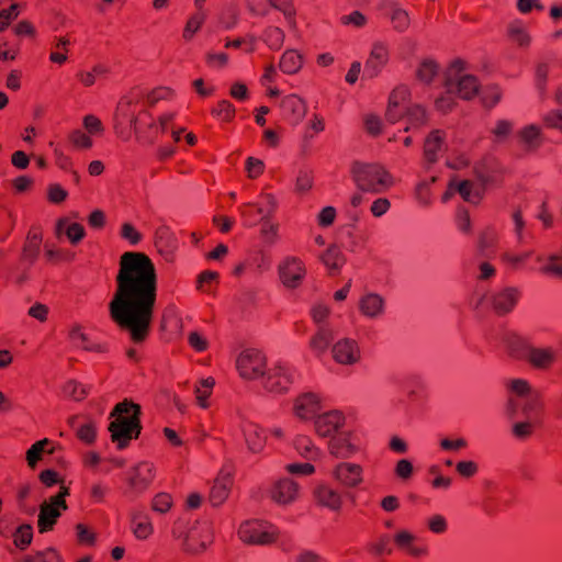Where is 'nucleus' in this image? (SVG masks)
Returning <instances> with one entry per match:
<instances>
[{"label": "nucleus", "instance_id": "1", "mask_svg": "<svg viewBox=\"0 0 562 562\" xmlns=\"http://www.w3.org/2000/svg\"><path fill=\"white\" fill-rule=\"evenodd\" d=\"M157 296L158 277L153 260L144 252H124L120 257L109 314L133 342H143L148 337Z\"/></svg>", "mask_w": 562, "mask_h": 562}, {"label": "nucleus", "instance_id": "2", "mask_svg": "<svg viewBox=\"0 0 562 562\" xmlns=\"http://www.w3.org/2000/svg\"><path fill=\"white\" fill-rule=\"evenodd\" d=\"M139 413L140 407L127 401L117 404L111 413L113 420L109 425V431L112 441L119 449H124L132 439L138 437L140 432Z\"/></svg>", "mask_w": 562, "mask_h": 562}, {"label": "nucleus", "instance_id": "3", "mask_svg": "<svg viewBox=\"0 0 562 562\" xmlns=\"http://www.w3.org/2000/svg\"><path fill=\"white\" fill-rule=\"evenodd\" d=\"M350 171L357 188L363 192L384 193L395 183L392 173L381 164L356 161L352 164Z\"/></svg>", "mask_w": 562, "mask_h": 562}, {"label": "nucleus", "instance_id": "4", "mask_svg": "<svg viewBox=\"0 0 562 562\" xmlns=\"http://www.w3.org/2000/svg\"><path fill=\"white\" fill-rule=\"evenodd\" d=\"M508 391L507 414L510 418L519 416V412H542L539 393L525 379H510L506 382Z\"/></svg>", "mask_w": 562, "mask_h": 562}, {"label": "nucleus", "instance_id": "5", "mask_svg": "<svg viewBox=\"0 0 562 562\" xmlns=\"http://www.w3.org/2000/svg\"><path fill=\"white\" fill-rule=\"evenodd\" d=\"M238 539L248 546H270L283 543L286 533L276 525L260 519L243 521L237 529Z\"/></svg>", "mask_w": 562, "mask_h": 562}, {"label": "nucleus", "instance_id": "6", "mask_svg": "<svg viewBox=\"0 0 562 562\" xmlns=\"http://www.w3.org/2000/svg\"><path fill=\"white\" fill-rule=\"evenodd\" d=\"M445 86L448 93H454L464 100L474 98L480 90L477 78L467 71V64L461 59L453 60L447 68Z\"/></svg>", "mask_w": 562, "mask_h": 562}, {"label": "nucleus", "instance_id": "7", "mask_svg": "<svg viewBox=\"0 0 562 562\" xmlns=\"http://www.w3.org/2000/svg\"><path fill=\"white\" fill-rule=\"evenodd\" d=\"M172 535L181 541L183 551L190 554L203 553L214 540L212 525L207 521H193L183 531L176 527Z\"/></svg>", "mask_w": 562, "mask_h": 562}, {"label": "nucleus", "instance_id": "8", "mask_svg": "<svg viewBox=\"0 0 562 562\" xmlns=\"http://www.w3.org/2000/svg\"><path fill=\"white\" fill-rule=\"evenodd\" d=\"M299 376V371L293 364L280 360L267 370L261 385L269 394L283 395L297 382Z\"/></svg>", "mask_w": 562, "mask_h": 562}, {"label": "nucleus", "instance_id": "9", "mask_svg": "<svg viewBox=\"0 0 562 562\" xmlns=\"http://www.w3.org/2000/svg\"><path fill=\"white\" fill-rule=\"evenodd\" d=\"M515 358L526 359L536 369H549L557 360L558 352L553 347H535L520 337H514L509 345Z\"/></svg>", "mask_w": 562, "mask_h": 562}, {"label": "nucleus", "instance_id": "10", "mask_svg": "<svg viewBox=\"0 0 562 562\" xmlns=\"http://www.w3.org/2000/svg\"><path fill=\"white\" fill-rule=\"evenodd\" d=\"M326 449L335 459L349 460L364 450V442L359 430L344 428L327 441Z\"/></svg>", "mask_w": 562, "mask_h": 562}, {"label": "nucleus", "instance_id": "11", "mask_svg": "<svg viewBox=\"0 0 562 562\" xmlns=\"http://www.w3.org/2000/svg\"><path fill=\"white\" fill-rule=\"evenodd\" d=\"M279 209V200L272 192L261 191L256 202H247L239 206V213L246 226L252 227L258 218H273Z\"/></svg>", "mask_w": 562, "mask_h": 562}, {"label": "nucleus", "instance_id": "12", "mask_svg": "<svg viewBox=\"0 0 562 562\" xmlns=\"http://www.w3.org/2000/svg\"><path fill=\"white\" fill-rule=\"evenodd\" d=\"M267 357L256 348L241 350L235 361L238 375L246 381H255L263 378L267 372Z\"/></svg>", "mask_w": 562, "mask_h": 562}, {"label": "nucleus", "instance_id": "13", "mask_svg": "<svg viewBox=\"0 0 562 562\" xmlns=\"http://www.w3.org/2000/svg\"><path fill=\"white\" fill-rule=\"evenodd\" d=\"M521 296V292L516 286H505L485 293L476 303V307L492 310L497 315H506L514 311Z\"/></svg>", "mask_w": 562, "mask_h": 562}, {"label": "nucleus", "instance_id": "14", "mask_svg": "<svg viewBox=\"0 0 562 562\" xmlns=\"http://www.w3.org/2000/svg\"><path fill=\"white\" fill-rule=\"evenodd\" d=\"M68 495L69 488L67 486H60L56 495L41 504L37 519L38 532L45 533L54 528L61 514L68 509L66 503Z\"/></svg>", "mask_w": 562, "mask_h": 562}, {"label": "nucleus", "instance_id": "15", "mask_svg": "<svg viewBox=\"0 0 562 562\" xmlns=\"http://www.w3.org/2000/svg\"><path fill=\"white\" fill-rule=\"evenodd\" d=\"M140 99H142V95L138 92L133 91L120 100V102L116 106L115 114H114V126H113L116 135L120 138H122L121 125L124 122L128 121L131 124V127L135 132L138 131L137 113L142 112V105L139 104Z\"/></svg>", "mask_w": 562, "mask_h": 562}, {"label": "nucleus", "instance_id": "16", "mask_svg": "<svg viewBox=\"0 0 562 562\" xmlns=\"http://www.w3.org/2000/svg\"><path fill=\"white\" fill-rule=\"evenodd\" d=\"M279 280L290 290L302 285L307 274L305 262L296 256H286L278 265Z\"/></svg>", "mask_w": 562, "mask_h": 562}, {"label": "nucleus", "instance_id": "17", "mask_svg": "<svg viewBox=\"0 0 562 562\" xmlns=\"http://www.w3.org/2000/svg\"><path fill=\"white\" fill-rule=\"evenodd\" d=\"M323 408V397L315 392H302L291 402V412L294 418L301 422L314 420Z\"/></svg>", "mask_w": 562, "mask_h": 562}, {"label": "nucleus", "instance_id": "18", "mask_svg": "<svg viewBox=\"0 0 562 562\" xmlns=\"http://www.w3.org/2000/svg\"><path fill=\"white\" fill-rule=\"evenodd\" d=\"M156 477V467L149 461H140L132 467L127 473L126 483L128 492L133 495L145 493Z\"/></svg>", "mask_w": 562, "mask_h": 562}, {"label": "nucleus", "instance_id": "19", "mask_svg": "<svg viewBox=\"0 0 562 562\" xmlns=\"http://www.w3.org/2000/svg\"><path fill=\"white\" fill-rule=\"evenodd\" d=\"M331 477L345 488H358L364 482V469L359 463L340 460L333 467Z\"/></svg>", "mask_w": 562, "mask_h": 562}, {"label": "nucleus", "instance_id": "20", "mask_svg": "<svg viewBox=\"0 0 562 562\" xmlns=\"http://www.w3.org/2000/svg\"><path fill=\"white\" fill-rule=\"evenodd\" d=\"M315 435L321 439H330L333 436L342 430L347 423L346 415L339 409H330L318 413L313 420Z\"/></svg>", "mask_w": 562, "mask_h": 562}, {"label": "nucleus", "instance_id": "21", "mask_svg": "<svg viewBox=\"0 0 562 562\" xmlns=\"http://www.w3.org/2000/svg\"><path fill=\"white\" fill-rule=\"evenodd\" d=\"M396 549L413 559H426L429 557V548L423 543L413 531L402 528L393 535Z\"/></svg>", "mask_w": 562, "mask_h": 562}, {"label": "nucleus", "instance_id": "22", "mask_svg": "<svg viewBox=\"0 0 562 562\" xmlns=\"http://www.w3.org/2000/svg\"><path fill=\"white\" fill-rule=\"evenodd\" d=\"M357 308L364 319L378 321L386 313V300L380 293L364 291L358 299Z\"/></svg>", "mask_w": 562, "mask_h": 562}, {"label": "nucleus", "instance_id": "23", "mask_svg": "<svg viewBox=\"0 0 562 562\" xmlns=\"http://www.w3.org/2000/svg\"><path fill=\"white\" fill-rule=\"evenodd\" d=\"M331 356L338 364L355 366L361 361L362 352L358 340L342 337L333 345Z\"/></svg>", "mask_w": 562, "mask_h": 562}, {"label": "nucleus", "instance_id": "24", "mask_svg": "<svg viewBox=\"0 0 562 562\" xmlns=\"http://www.w3.org/2000/svg\"><path fill=\"white\" fill-rule=\"evenodd\" d=\"M301 486L290 477L277 480L269 490V497L280 506H289L300 497Z\"/></svg>", "mask_w": 562, "mask_h": 562}, {"label": "nucleus", "instance_id": "25", "mask_svg": "<svg viewBox=\"0 0 562 562\" xmlns=\"http://www.w3.org/2000/svg\"><path fill=\"white\" fill-rule=\"evenodd\" d=\"M390 60V48L385 42L376 41L372 44L369 56L364 63L363 74L368 78L378 77Z\"/></svg>", "mask_w": 562, "mask_h": 562}, {"label": "nucleus", "instance_id": "26", "mask_svg": "<svg viewBox=\"0 0 562 562\" xmlns=\"http://www.w3.org/2000/svg\"><path fill=\"white\" fill-rule=\"evenodd\" d=\"M447 133L443 130H431L424 139L423 158L425 164L434 165L439 161L445 150H447Z\"/></svg>", "mask_w": 562, "mask_h": 562}, {"label": "nucleus", "instance_id": "27", "mask_svg": "<svg viewBox=\"0 0 562 562\" xmlns=\"http://www.w3.org/2000/svg\"><path fill=\"white\" fill-rule=\"evenodd\" d=\"M411 90L407 86L401 85L393 89L389 97L386 109V120L391 123H396L402 117V112L411 105Z\"/></svg>", "mask_w": 562, "mask_h": 562}, {"label": "nucleus", "instance_id": "28", "mask_svg": "<svg viewBox=\"0 0 562 562\" xmlns=\"http://www.w3.org/2000/svg\"><path fill=\"white\" fill-rule=\"evenodd\" d=\"M507 41L519 50H528L532 46L533 37L529 26L522 20H513L506 26Z\"/></svg>", "mask_w": 562, "mask_h": 562}, {"label": "nucleus", "instance_id": "29", "mask_svg": "<svg viewBox=\"0 0 562 562\" xmlns=\"http://www.w3.org/2000/svg\"><path fill=\"white\" fill-rule=\"evenodd\" d=\"M240 429L248 451L255 454L261 453L267 445L266 430L258 424L249 420H243Z\"/></svg>", "mask_w": 562, "mask_h": 562}, {"label": "nucleus", "instance_id": "30", "mask_svg": "<svg viewBox=\"0 0 562 562\" xmlns=\"http://www.w3.org/2000/svg\"><path fill=\"white\" fill-rule=\"evenodd\" d=\"M313 499L322 507L331 512L340 510L342 506V496L339 491L327 483L319 482L313 488Z\"/></svg>", "mask_w": 562, "mask_h": 562}, {"label": "nucleus", "instance_id": "31", "mask_svg": "<svg viewBox=\"0 0 562 562\" xmlns=\"http://www.w3.org/2000/svg\"><path fill=\"white\" fill-rule=\"evenodd\" d=\"M282 116L292 125L300 124L306 115V102L297 94L285 95L280 103Z\"/></svg>", "mask_w": 562, "mask_h": 562}, {"label": "nucleus", "instance_id": "32", "mask_svg": "<svg viewBox=\"0 0 562 562\" xmlns=\"http://www.w3.org/2000/svg\"><path fill=\"white\" fill-rule=\"evenodd\" d=\"M292 447L300 457L308 461H317L324 457V451L308 435H296L292 440Z\"/></svg>", "mask_w": 562, "mask_h": 562}, {"label": "nucleus", "instance_id": "33", "mask_svg": "<svg viewBox=\"0 0 562 562\" xmlns=\"http://www.w3.org/2000/svg\"><path fill=\"white\" fill-rule=\"evenodd\" d=\"M233 485V476L229 472L221 471L210 492V502L214 506L222 505L228 497Z\"/></svg>", "mask_w": 562, "mask_h": 562}, {"label": "nucleus", "instance_id": "34", "mask_svg": "<svg viewBox=\"0 0 562 562\" xmlns=\"http://www.w3.org/2000/svg\"><path fill=\"white\" fill-rule=\"evenodd\" d=\"M401 120L405 122V132L418 131L427 124L428 113L423 105L415 103L402 112Z\"/></svg>", "mask_w": 562, "mask_h": 562}, {"label": "nucleus", "instance_id": "35", "mask_svg": "<svg viewBox=\"0 0 562 562\" xmlns=\"http://www.w3.org/2000/svg\"><path fill=\"white\" fill-rule=\"evenodd\" d=\"M542 412H536L533 415L529 412H519L524 416V420L516 422L512 426V434L516 439L525 440L529 438L536 427L540 424Z\"/></svg>", "mask_w": 562, "mask_h": 562}, {"label": "nucleus", "instance_id": "36", "mask_svg": "<svg viewBox=\"0 0 562 562\" xmlns=\"http://www.w3.org/2000/svg\"><path fill=\"white\" fill-rule=\"evenodd\" d=\"M131 529L138 540H147L154 535V525L148 514L142 510L131 513Z\"/></svg>", "mask_w": 562, "mask_h": 562}, {"label": "nucleus", "instance_id": "37", "mask_svg": "<svg viewBox=\"0 0 562 562\" xmlns=\"http://www.w3.org/2000/svg\"><path fill=\"white\" fill-rule=\"evenodd\" d=\"M536 262L539 263L537 268L539 273L553 279H562V256L538 254Z\"/></svg>", "mask_w": 562, "mask_h": 562}, {"label": "nucleus", "instance_id": "38", "mask_svg": "<svg viewBox=\"0 0 562 562\" xmlns=\"http://www.w3.org/2000/svg\"><path fill=\"white\" fill-rule=\"evenodd\" d=\"M69 339L75 347L87 351L103 352L105 350L104 346L92 340L79 325H74L70 328Z\"/></svg>", "mask_w": 562, "mask_h": 562}, {"label": "nucleus", "instance_id": "39", "mask_svg": "<svg viewBox=\"0 0 562 562\" xmlns=\"http://www.w3.org/2000/svg\"><path fill=\"white\" fill-rule=\"evenodd\" d=\"M470 164V156L464 144L451 143L447 147L446 165L451 169H463Z\"/></svg>", "mask_w": 562, "mask_h": 562}, {"label": "nucleus", "instance_id": "40", "mask_svg": "<svg viewBox=\"0 0 562 562\" xmlns=\"http://www.w3.org/2000/svg\"><path fill=\"white\" fill-rule=\"evenodd\" d=\"M41 244H42L41 229L37 227H32L26 235V239H25V243H24V246L22 249L21 259L23 261L33 263L40 254Z\"/></svg>", "mask_w": 562, "mask_h": 562}, {"label": "nucleus", "instance_id": "41", "mask_svg": "<svg viewBox=\"0 0 562 562\" xmlns=\"http://www.w3.org/2000/svg\"><path fill=\"white\" fill-rule=\"evenodd\" d=\"M536 256L532 250L522 252L507 251L501 256V261L507 270L519 271L526 269L528 260L531 258L536 260Z\"/></svg>", "mask_w": 562, "mask_h": 562}, {"label": "nucleus", "instance_id": "42", "mask_svg": "<svg viewBox=\"0 0 562 562\" xmlns=\"http://www.w3.org/2000/svg\"><path fill=\"white\" fill-rule=\"evenodd\" d=\"M304 64L303 55L296 49H286L280 57L279 68L286 75L297 74Z\"/></svg>", "mask_w": 562, "mask_h": 562}, {"label": "nucleus", "instance_id": "43", "mask_svg": "<svg viewBox=\"0 0 562 562\" xmlns=\"http://www.w3.org/2000/svg\"><path fill=\"white\" fill-rule=\"evenodd\" d=\"M156 246L167 260H172L178 241L167 227H161L156 232Z\"/></svg>", "mask_w": 562, "mask_h": 562}, {"label": "nucleus", "instance_id": "44", "mask_svg": "<svg viewBox=\"0 0 562 562\" xmlns=\"http://www.w3.org/2000/svg\"><path fill=\"white\" fill-rule=\"evenodd\" d=\"M215 386V380L212 376L203 378L194 384V396L199 407L206 409L211 406L210 397Z\"/></svg>", "mask_w": 562, "mask_h": 562}, {"label": "nucleus", "instance_id": "45", "mask_svg": "<svg viewBox=\"0 0 562 562\" xmlns=\"http://www.w3.org/2000/svg\"><path fill=\"white\" fill-rule=\"evenodd\" d=\"M440 71L439 64L431 58L423 59L415 71L416 79L423 85H431Z\"/></svg>", "mask_w": 562, "mask_h": 562}, {"label": "nucleus", "instance_id": "46", "mask_svg": "<svg viewBox=\"0 0 562 562\" xmlns=\"http://www.w3.org/2000/svg\"><path fill=\"white\" fill-rule=\"evenodd\" d=\"M44 453H54V443L47 438L36 441L26 451L27 464L30 467H35Z\"/></svg>", "mask_w": 562, "mask_h": 562}, {"label": "nucleus", "instance_id": "47", "mask_svg": "<svg viewBox=\"0 0 562 562\" xmlns=\"http://www.w3.org/2000/svg\"><path fill=\"white\" fill-rule=\"evenodd\" d=\"M389 18L393 29L400 33L407 31L411 25L408 12L395 2L391 3Z\"/></svg>", "mask_w": 562, "mask_h": 562}, {"label": "nucleus", "instance_id": "48", "mask_svg": "<svg viewBox=\"0 0 562 562\" xmlns=\"http://www.w3.org/2000/svg\"><path fill=\"white\" fill-rule=\"evenodd\" d=\"M519 143L527 149H535L541 144V130L535 124L521 128L518 133Z\"/></svg>", "mask_w": 562, "mask_h": 562}, {"label": "nucleus", "instance_id": "49", "mask_svg": "<svg viewBox=\"0 0 562 562\" xmlns=\"http://www.w3.org/2000/svg\"><path fill=\"white\" fill-rule=\"evenodd\" d=\"M321 261L330 272H338L345 263V257L342 251L333 245L321 256Z\"/></svg>", "mask_w": 562, "mask_h": 562}, {"label": "nucleus", "instance_id": "50", "mask_svg": "<svg viewBox=\"0 0 562 562\" xmlns=\"http://www.w3.org/2000/svg\"><path fill=\"white\" fill-rule=\"evenodd\" d=\"M270 7L282 12L291 31H297L296 10L292 0H270Z\"/></svg>", "mask_w": 562, "mask_h": 562}, {"label": "nucleus", "instance_id": "51", "mask_svg": "<svg viewBox=\"0 0 562 562\" xmlns=\"http://www.w3.org/2000/svg\"><path fill=\"white\" fill-rule=\"evenodd\" d=\"M261 40L271 50H279L284 44L285 33L281 27L270 25L263 30Z\"/></svg>", "mask_w": 562, "mask_h": 562}, {"label": "nucleus", "instance_id": "52", "mask_svg": "<svg viewBox=\"0 0 562 562\" xmlns=\"http://www.w3.org/2000/svg\"><path fill=\"white\" fill-rule=\"evenodd\" d=\"M331 340V334L327 328H319L310 339V349L316 357H321L327 350Z\"/></svg>", "mask_w": 562, "mask_h": 562}, {"label": "nucleus", "instance_id": "53", "mask_svg": "<svg viewBox=\"0 0 562 562\" xmlns=\"http://www.w3.org/2000/svg\"><path fill=\"white\" fill-rule=\"evenodd\" d=\"M64 229L71 244H77L85 237V228L81 224H68L66 218H59L56 223V233L59 235Z\"/></svg>", "mask_w": 562, "mask_h": 562}, {"label": "nucleus", "instance_id": "54", "mask_svg": "<svg viewBox=\"0 0 562 562\" xmlns=\"http://www.w3.org/2000/svg\"><path fill=\"white\" fill-rule=\"evenodd\" d=\"M458 193L460 196L472 204H477L482 200V189L469 180L458 179Z\"/></svg>", "mask_w": 562, "mask_h": 562}, {"label": "nucleus", "instance_id": "55", "mask_svg": "<svg viewBox=\"0 0 562 562\" xmlns=\"http://www.w3.org/2000/svg\"><path fill=\"white\" fill-rule=\"evenodd\" d=\"M82 130L93 139L100 138L105 133V126L100 117L94 114H86L82 116Z\"/></svg>", "mask_w": 562, "mask_h": 562}, {"label": "nucleus", "instance_id": "56", "mask_svg": "<svg viewBox=\"0 0 562 562\" xmlns=\"http://www.w3.org/2000/svg\"><path fill=\"white\" fill-rule=\"evenodd\" d=\"M68 140L77 150H89L94 145V139L81 128H75L68 134Z\"/></svg>", "mask_w": 562, "mask_h": 562}, {"label": "nucleus", "instance_id": "57", "mask_svg": "<svg viewBox=\"0 0 562 562\" xmlns=\"http://www.w3.org/2000/svg\"><path fill=\"white\" fill-rule=\"evenodd\" d=\"M260 235L267 245H274L280 240V224L272 218L261 221Z\"/></svg>", "mask_w": 562, "mask_h": 562}, {"label": "nucleus", "instance_id": "58", "mask_svg": "<svg viewBox=\"0 0 562 562\" xmlns=\"http://www.w3.org/2000/svg\"><path fill=\"white\" fill-rule=\"evenodd\" d=\"M428 474L432 476L429 484L431 488L437 491H448L452 485V479L443 475L441 469L437 464H432L428 468Z\"/></svg>", "mask_w": 562, "mask_h": 562}, {"label": "nucleus", "instance_id": "59", "mask_svg": "<svg viewBox=\"0 0 562 562\" xmlns=\"http://www.w3.org/2000/svg\"><path fill=\"white\" fill-rule=\"evenodd\" d=\"M435 176L417 183L415 188V198L419 205L429 206L432 202L431 186L436 182Z\"/></svg>", "mask_w": 562, "mask_h": 562}, {"label": "nucleus", "instance_id": "60", "mask_svg": "<svg viewBox=\"0 0 562 562\" xmlns=\"http://www.w3.org/2000/svg\"><path fill=\"white\" fill-rule=\"evenodd\" d=\"M206 14L204 11H198L193 13L187 21L182 32L184 41L189 42L193 38L195 33L201 29L205 21Z\"/></svg>", "mask_w": 562, "mask_h": 562}, {"label": "nucleus", "instance_id": "61", "mask_svg": "<svg viewBox=\"0 0 562 562\" xmlns=\"http://www.w3.org/2000/svg\"><path fill=\"white\" fill-rule=\"evenodd\" d=\"M12 537L14 546L23 551L32 543L33 528L29 524L21 525L16 528Z\"/></svg>", "mask_w": 562, "mask_h": 562}, {"label": "nucleus", "instance_id": "62", "mask_svg": "<svg viewBox=\"0 0 562 562\" xmlns=\"http://www.w3.org/2000/svg\"><path fill=\"white\" fill-rule=\"evenodd\" d=\"M514 124L508 120H498L491 128L494 143H504L512 134Z\"/></svg>", "mask_w": 562, "mask_h": 562}, {"label": "nucleus", "instance_id": "63", "mask_svg": "<svg viewBox=\"0 0 562 562\" xmlns=\"http://www.w3.org/2000/svg\"><path fill=\"white\" fill-rule=\"evenodd\" d=\"M88 494L91 503L103 504L110 494V486L102 481L93 482L88 488Z\"/></svg>", "mask_w": 562, "mask_h": 562}, {"label": "nucleus", "instance_id": "64", "mask_svg": "<svg viewBox=\"0 0 562 562\" xmlns=\"http://www.w3.org/2000/svg\"><path fill=\"white\" fill-rule=\"evenodd\" d=\"M63 393L66 397L81 401L88 395L89 389L75 380H70L64 384Z\"/></svg>", "mask_w": 562, "mask_h": 562}]
</instances>
